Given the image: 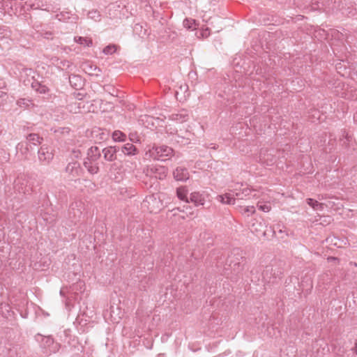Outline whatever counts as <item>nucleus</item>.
Segmentation results:
<instances>
[{
  "instance_id": "4be33fe9",
  "label": "nucleus",
  "mask_w": 357,
  "mask_h": 357,
  "mask_svg": "<svg viewBox=\"0 0 357 357\" xmlns=\"http://www.w3.org/2000/svg\"><path fill=\"white\" fill-rule=\"evenodd\" d=\"M120 149L124 155H135L137 153V148L130 143H127L123 146L120 147Z\"/></svg>"
},
{
  "instance_id": "58836bf2",
  "label": "nucleus",
  "mask_w": 357,
  "mask_h": 357,
  "mask_svg": "<svg viewBox=\"0 0 357 357\" xmlns=\"http://www.w3.org/2000/svg\"><path fill=\"white\" fill-rule=\"evenodd\" d=\"M41 35L44 38L50 39L52 38V33L51 31H45L42 33Z\"/></svg>"
},
{
  "instance_id": "e433bc0d",
  "label": "nucleus",
  "mask_w": 357,
  "mask_h": 357,
  "mask_svg": "<svg viewBox=\"0 0 357 357\" xmlns=\"http://www.w3.org/2000/svg\"><path fill=\"white\" fill-rule=\"evenodd\" d=\"M104 90L105 91L109 92L113 96H117L116 94H114L115 90L111 86L107 85V86H104Z\"/></svg>"
},
{
  "instance_id": "864d4df0",
  "label": "nucleus",
  "mask_w": 357,
  "mask_h": 357,
  "mask_svg": "<svg viewBox=\"0 0 357 357\" xmlns=\"http://www.w3.org/2000/svg\"><path fill=\"white\" fill-rule=\"evenodd\" d=\"M331 259H333V260H335V259H336V258H335V257H331Z\"/></svg>"
},
{
  "instance_id": "ea45409f",
  "label": "nucleus",
  "mask_w": 357,
  "mask_h": 357,
  "mask_svg": "<svg viewBox=\"0 0 357 357\" xmlns=\"http://www.w3.org/2000/svg\"><path fill=\"white\" fill-rule=\"evenodd\" d=\"M137 137L136 133H130L129 139L130 141H132V142H138L139 139H137Z\"/></svg>"
},
{
  "instance_id": "f3484780",
  "label": "nucleus",
  "mask_w": 357,
  "mask_h": 357,
  "mask_svg": "<svg viewBox=\"0 0 357 357\" xmlns=\"http://www.w3.org/2000/svg\"><path fill=\"white\" fill-rule=\"evenodd\" d=\"M101 156V152L98 146H91L87 151L86 159L91 161L98 162Z\"/></svg>"
},
{
  "instance_id": "f03ea898",
  "label": "nucleus",
  "mask_w": 357,
  "mask_h": 357,
  "mask_svg": "<svg viewBox=\"0 0 357 357\" xmlns=\"http://www.w3.org/2000/svg\"><path fill=\"white\" fill-rule=\"evenodd\" d=\"M142 207L150 213H157L162 208V202L158 194H153L145 197L142 203Z\"/></svg>"
},
{
  "instance_id": "b1692460",
  "label": "nucleus",
  "mask_w": 357,
  "mask_h": 357,
  "mask_svg": "<svg viewBox=\"0 0 357 357\" xmlns=\"http://www.w3.org/2000/svg\"><path fill=\"white\" fill-rule=\"evenodd\" d=\"M273 231L275 236L280 238H283L288 236V231L286 228L284 227L281 228L280 225L273 226Z\"/></svg>"
},
{
  "instance_id": "6ab92c4d",
  "label": "nucleus",
  "mask_w": 357,
  "mask_h": 357,
  "mask_svg": "<svg viewBox=\"0 0 357 357\" xmlns=\"http://www.w3.org/2000/svg\"><path fill=\"white\" fill-rule=\"evenodd\" d=\"M42 141L43 138L40 137L38 134L31 133L26 136V140L24 142L31 144L32 147H33L40 144Z\"/></svg>"
},
{
  "instance_id": "4c0bfd02",
  "label": "nucleus",
  "mask_w": 357,
  "mask_h": 357,
  "mask_svg": "<svg viewBox=\"0 0 357 357\" xmlns=\"http://www.w3.org/2000/svg\"><path fill=\"white\" fill-rule=\"evenodd\" d=\"M243 213H250L251 214H253L255 213V208L253 206H247L243 209Z\"/></svg>"
},
{
  "instance_id": "9b49d317",
  "label": "nucleus",
  "mask_w": 357,
  "mask_h": 357,
  "mask_svg": "<svg viewBox=\"0 0 357 357\" xmlns=\"http://www.w3.org/2000/svg\"><path fill=\"white\" fill-rule=\"evenodd\" d=\"M82 171V169L80 165L77 161L69 162L66 167V173H68L72 178L79 176Z\"/></svg>"
},
{
  "instance_id": "7c9ffc66",
  "label": "nucleus",
  "mask_w": 357,
  "mask_h": 357,
  "mask_svg": "<svg viewBox=\"0 0 357 357\" xmlns=\"http://www.w3.org/2000/svg\"><path fill=\"white\" fill-rule=\"evenodd\" d=\"M88 17L93 20L96 22H99L100 20V14L97 10H92L88 12Z\"/></svg>"
},
{
  "instance_id": "c9c22d12",
  "label": "nucleus",
  "mask_w": 357,
  "mask_h": 357,
  "mask_svg": "<svg viewBox=\"0 0 357 357\" xmlns=\"http://www.w3.org/2000/svg\"><path fill=\"white\" fill-rule=\"evenodd\" d=\"M257 207L259 210L264 212H268L271 208V205L268 204H258Z\"/></svg>"
},
{
  "instance_id": "c756f323",
  "label": "nucleus",
  "mask_w": 357,
  "mask_h": 357,
  "mask_svg": "<svg viewBox=\"0 0 357 357\" xmlns=\"http://www.w3.org/2000/svg\"><path fill=\"white\" fill-rule=\"evenodd\" d=\"M307 203L308 205H310L311 207H312L314 210H322L323 209V204L319 203L318 201L312 199L308 198L307 199Z\"/></svg>"
},
{
  "instance_id": "c85d7f7f",
  "label": "nucleus",
  "mask_w": 357,
  "mask_h": 357,
  "mask_svg": "<svg viewBox=\"0 0 357 357\" xmlns=\"http://www.w3.org/2000/svg\"><path fill=\"white\" fill-rule=\"evenodd\" d=\"M112 139L115 142H125L126 140V135L120 130H115L112 133Z\"/></svg>"
},
{
  "instance_id": "a19ab883",
  "label": "nucleus",
  "mask_w": 357,
  "mask_h": 357,
  "mask_svg": "<svg viewBox=\"0 0 357 357\" xmlns=\"http://www.w3.org/2000/svg\"><path fill=\"white\" fill-rule=\"evenodd\" d=\"M177 137L178 138L177 139L178 142H182V143H184V144H188V139H185L184 137H181L179 135H177Z\"/></svg>"
},
{
  "instance_id": "9d476101",
  "label": "nucleus",
  "mask_w": 357,
  "mask_h": 357,
  "mask_svg": "<svg viewBox=\"0 0 357 357\" xmlns=\"http://www.w3.org/2000/svg\"><path fill=\"white\" fill-rule=\"evenodd\" d=\"M120 150L118 146H110L102 149V153L105 160L112 162L116 160V153Z\"/></svg>"
},
{
  "instance_id": "423d86ee",
  "label": "nucleus",
  "mask_w": 357,
  "mask_h": 357,
  "mask_svg": "<svg viewBox=\"0 0 357 357\" xmlns=\"http://www.w3.org/2000/svg\"><path fill=\"white\" fill-rule=\"evenodd\" d=\"M273 152V150L261 149L259 157V162L267 166L273 165L276 161Z\"/></svg>"
},
{
  "instance_id": "dca6fc26",
  "label": "nucleus",
  "mask_w": 357,
  "mask_h": 357,
  "mask_svg": "<svg viewBox=\"0 0 357 357\" xmlns=\"http://www.w3.org/2000/svg\"><path fill=\"white\" fill-rule=\"evenodd\" d=\"M254 192H255V190H252V189L246 187V188H243L241 190H237L236 189V191L234 193V195L238 199H249L251 197H255L256 196V195L255 194L252 195V193Z\"/></svg>"
},
{
  "instance_id": "de8ad7c7",
  "label": "nucleus",
  "mask_w": 357,
  "mask_h": 357,
  "mask_svg": "<svg viewBox=\"0 0 357 357\" xmlns=\"http://www.w3.org/2000/svg\"><path fill=\"white\" fill-rule=\"evenodd\" d=\"M26 72H29V74H31V73H33V70L31 69H26Z\"/></svg>"
},
{
  "instance_id": "0eeeda50",
  "label": "nucleus",
  "mask_w": 357,
  "mask_h": 357,
  "mask_svg": "<svg viewBox=\"0 0 357 357\" xmlns=\"http://www.w3.org/2000/svg\"><path fill=\"white\" fill-rule=\"evenodd\" d=\"M24 84L26 86L30 85L35 91L40 94H45L49 92V88L41 82L35 79L33 77L24 80Z\"/></svg>"
},
{
  "instance_id": "3c124183",
  "label": "nucleus",
  "mask_w": 357,
  "mask_h": 357,
  "mask_svg": "<svg viewBox=\"0 0 357 357\" xmlns=\"http://www.w3.org/2000/svg\"><path fill=\"white\" fill-rule=\"evenodd\" d=\"M183 87H184L185 90H186L188 89V86L187 85H184Z\"/></svg>"
},
{
  "instance_id": "a878e982",
  "label": "nucleus",
  "mask_w": 357,
  "mask_h": 357,
  "mask_svg": "<svg viewBox=\"0 0 357 357\" xmlns=\"http://www.w3.org/2000/svg\"><path fill=\"white\" fill-rule=\"evenodd\" d=\"M217 199L223 203L227 204H235V198H234L231 194L226 193L225 195H218Z\"/></svg>"
},
{
  "instance_id": "c03bdc74",
  "label": "nucleus",
  "mask_w": 357,
  "mask_h": 357,
  "mask_svg": "<svg viewBox=\"0 0 357 357\" xmlns=\"http://www.w3.org/2000/svg\"><path fill=\"white\" fill-rule=\"evenodd\" d=\"M53 342V340L50 337H48L47 340V343H52Z\"/></svg>"
},
{
  "instance_id": "cd10ccee",
  "label": "nucleus",
  "mask_w": 357,
  "mask_h": 357,
  "mask_svg": "<svg viewBox=\"0 0 357 357\" xmlns=\"http://www.w3.org/2000/svg\"><path fill=\"white\" fill-rule=\"evenodd\" d=\"M84 70L89 75H95L96 76H98L99 75V73L101 72V70L100 69V68L97 67L96 66H92V65H86L84 68Z\"/></svg>"
},
{
  "instance_id": "393cba45",
  "label": "nucleus",
  "mask_w": 357,
  "mask_h": 357,
  "mask_svg": "<svg viewBox=\"0 0 357 357\" xmlns=\"http://www.w3.org/2000/svg\"><path fill=\"white\" fill-rule=\"evenodd\" d=\"M176 195L178 198L186 203H190L189 199L188 198V190L186 187H180L176 189Z\"/></svg>"
},
{
  "instance_id": "79ce46f5",
  "label": "nucleus",
  "mask_w": 357,
  "mask_h": 357,
  "mask_svg": "<svg viewBox=\"0 0 357 357\" xmlns=\"http://www.w3.org/2000/svg\"><path fill=\"white\" fill-rule=\"evenodd\" d=\"M69 132V129L68 128H59L58 130H55L56 132Z\"/></svg>"
},
{
  "instance_id": "37998d69",
  "label": "nucleus",
  "mask_w": 357,
  "mask_h": 357,
  "mask_svg": "<svg viewBox=\"0 0 357 357\" xmlns=\"http://www.w3.org/2000/svg\"><path fill=\"white\" fill-rule=\"evenodd\" d=\"M352 351L354 354H355L357 356V340H356L354 347L352 348Z\"/></svg>"
},
{
  "instance_id": "412c9836",
  "label": "nucleus",
  "mask_w": 357,
  "mask_h": 357,
  "mask_svg": "<svg viewBox=\"0 0 357 357\" xmlns=\"http://www.w3.org/2000/svg\"><path fill=\"white\" fill-rule=\"evenodd\" d=\"M69 82L70 85L76 89H81L83 86V80L79 75H72L69 77Z\"/></svg>"
},
{
  "instance_id": "bb28decb",
  "label": "nucleus",
  "mask_w": 357,
  "mask_h": 357,
  "mask_svg": "<svg viewBox=\"0 0 357 357\" xmlns=\"http://www.w3.org/2000/svg\"><path fill=\"white\" fill-rule=\"evenodd\" d=\"M74 40L77 43L80 44L84 47H91L93 44L91 39L84 38L82 36H75L74 38Z\"/></svg>"
},
{
  "instance_id": "09e8293b",
  "label": "nucleus",
  "mask_w": 357,
  "mask_h": 357,
  "mask_svg": "<svg viewBox=\"0 0 357 357\" xmlns=\"http://www.w3.org/2000/svg\"><path fill=\"white\" fill-rule=\"evenodd\" d=\"M138 26H139V24H137L135 25V29H137ZM140 28H142V26H140Z\"/></svg>"
},
{
  "instance_id": "7ed1b4c3",
  "label": "nucleus",
  "mask_w": 357,
  "mask_h": 357,
  "mask_svg": "<svg viewBox=\"0 0 357 357\" xmlns=\"http://www.w3.org/2000/svg\"><path fill=\"white\" fill-rule=\"evenodd\" d=\"M173 149L167 146L162 145L153 147L150 151V155L154 160L165 161L173 155Z\"/></svg>"
},
{
  "instance_id": "1a4fd4ad",
  "label": "nucleus",
  "mask_w": 357,
  "mask_h": 357,
  "mask_svg": "<svg viewBox=\"0 0 357 357\" xmlns=\"http://www.w3.org/2000/svg\"><path fill=\"white\" fill-rule=\"evenodd\" d=\"M38 154L39 161L44 165L49 164L53 159L54 156L52 151L45 146H42L40 147L38 151Z\"/></svg>"
},
{
  "instance_id": "2f4dec72",
  "label": "nucleus",
  "mask_w": 357,
  "mask_h": 357,
  "mask_svg": "<svg viewBox=\"0 0 357 357\" xmlns=\"http://www.w3.org/2000/svg\"><path fill=\"white\" fill-rule=\"evenodd\" d=\"M342 137H340V142L342 146L347 147L348 142H349V137L345 130L342 131Z\"/></svg>"
},
{
  "instance_id": "603ef678",
  "label": "nucleus",
  "mask_w": 357,
  "mask_h": 357,
  "mask_svg": "<svg viewBox=\"0 0 357 357\" xmlns=\"http://www.w3.org/2000/svg\"><path fill=\"white\" fill-rule=\"evenodd\" d=\"M255 225V223H252V226H251V227H252V229L254 228Z\"/></svg>"
},
{
  "instance_id": "f704fd0d",
  "label": "nucleus",
  "mask_w": 357,
  "mask_h": 357,
  "mask_svg": "<svg viewBox=\"0 0 357 357\" xmlns=\"http://www.w3.org/2000/svg\"><path fill=\"white\" fill-rule=\"evenodd\" d=\"M29 103H30V100H26L25 98H20L17 101V105L21 107H26L29 105Z\"/></svg>"
},
{
  "instance_id": "72a5a7b5",
  "label": "nucleus",
  "mask_w": 357,
  "mask_h": 357,
  "mask_svg": "<svg viewBox=\"0 0 357 357\" xmlns=\"http://www.w3.org/2000/svg\"><path fill=\"white\" fill-rule=\"evenodd\" d=\"M183 26L187 29H191L195 24V20L192 19H185L183 20Z\"/></svg>"
},
{
  "instance_id": "f8f14e48",
  "label": "nucleus",
  "mask_w": 357,
  "mask_h": 357,
  "mask_svg": "<svg viewBox=\"0 0 357 357\" xmlns=\"http://www.w3.org/2000/svg\"><path fill=\"white\" fill-rule=\"evenodd\" d=\"M56 18L63 22H70L76 24L79 17L76 14H73L70 12L63 11L56 15Z\"/></svg>"
},
{
  "instance_id": "20e7f679",
  "label": "nucleus",
  "mask_w": 357,
  "mask_h": 357,
  "mask_svg": "<svg viewBox=\"0 0 357 357\" xmlns=\"http://www.w3.org/2000/svg\"><path fill=\"white\" fill-rule=\"evenodd\" d=\"M144 172L146 176L155 178L156 179L162 180L166 178L167 174V168L161 165H150L147 166Z\"/></svg>"
},
{
  "instance_id": "473e14b6",
  "label": "nucleus",
  "mask_w": 357,
  "mask_h": 357,
  "mask_svg": "<svg viewBox=\"0 0 357 357\" xmlns=\"http://www.w3.org/2000/svg\"><path fill=\"white\" fill-rule=\"evenodd\" d=\"M115 51L116 46L114 45H109L103 49L102 52L106 55H109L114 53Z\"/></svg>"
},
{
  "instance_id": "a18cd8bd",
  "label": "nucleus",
  "mask_w": 357,
  "mask_h": 357,
  "mask_svg": "<svg viewBox=\"0 0 357 357\" xmlns=\"http://www.w3.org/2000/svg\"><path fill=\"white\" fill-rule=\"evenodd\" d=\"M5 87H6V84H5V82H3V83H2V84H0V88H1V89H3V88H5Z\"/></svg>"
},
{
  "instance_id": "4468645a",
  "label": "nucleus",
  "mask_w": 357,
  "mask_h": 357,
  "mask_svg": "<svg viewBox=\"0 0 357 357\" xmlns=\"http://www.w3.org/2000/svg\"><path fill=\"white\" fill-rule=\"evenodd\" d=\"M174 177L177 181H185L189 178V173L186 168L178 167L174 172Z\"/></svg>"
},
{
  "instance_id": "a211bd4d",
  "label": "nucleus",
  "mask_w": 357,
  "mask_h": 357,
  "mask_svg": "<svg viewBox=\"0 0 357 357\" xmlns=\"http://www.w3.org/2000/svg\"><path fill=\"white\" fill-rule=\"evenodd\" d=\"M170 119L177 123H181L188 121V114L186 111L182 110L178 113L172 114L170 116Z\"/></svg>"
},
{
  "instance_id": "6e6552de",
  "label": "nucleus",
  "mask_w": 357,
  "mask_h": 357,
  "mask_svg": "<svg viewBox=\"0 0 357 357\" xmlns=\"http://www.w3.org/2000/svg\"><path fill=\"white\" fill-rule=\"evenodd\" d=\"M33 150V147L31 144L24 141L18 143L16 146L17 153L20 154L24 159H29Z\"/></svg>"
},
{
  "instance_id": "39448f33",
  "label": "nucleus",
  "mask_w": 357,
  "mask_h": 357,
  "mask_svg": "<svg viewBox=\"0 0 357 357\" xmlns=\"http://www.w3.org/2000/svg\"><path fill=\"white\" fill-rule=\"evenodd\" d=\"M14 188L19 193L29 194L32 190V186L29 183L26 176L20 175L14 181Z\"/></svg>"
},
{
  "instance_id": "49530a36",
  "label": "nucleus",
  "mask_w": 357,
  "mask_h": 357,
  "mask_svg": "<svg viewBox=\"0 0 357 357\" xmlns=\"http://www.w3.org/2000/svg\"><path fill=\"white\" fill-rule=\"evenodd\" d=\"M3 151V153H4V154H5V155H8V154H7L4 151ZM5 159H6V160H8L9 159V157H8V156H6V157H5Z\"/></svg>"
},
{
  "instance_id": "2eb2a0df",
  "label": "nucleus",
  "mask_w": 357,
  "mask_h": 357,
  "mask_svg": "<svg viewBox=\"0 0 357 357\" xmlns=\"http://www.w3.org/2000/svg\"><path fill=\"white\" fill-rule=\"evenodd\" d=\"M84 167L86 169L87 172L93 175L99 172V166L98 162L91 161V160L85 158L83 162Z\"/></svg>"
},
{
  "instance_id": "8fccbe9b",
  "label": "nucleus",
  "mask_w": 357,
  "mask_h": 357,
  "mask_svg": "<svg viewBox=\"0 0 357 357\" xmlns=\"http://www.w3.org/2000/svg\"><path fill=\"white\" fill-rule=\"evenodd\" d=\"M80 104H81L80 102H78V103H77V108H78V109H79V108H80Z\"/></svg>"
},
{
  "instance_id": "ddd939ff",
  "label": "nucleus",
  "mask_w": 357,
  "mask_h": 357,
  "mask_svg": "<svg viewBox=\"0 0 357 357\" xmlns=\"http://www.w3.org/2000/svg\"><path fill=\"white\" fill-rule=\"evenodd\" d=\"M189 201L193 203L197 207L204 206L206 202V195L199 192H192L190 195Z\"/></svg>"
},
{
  "instance_id": "5701e85b",
  "label": "nucleus",
  "mask_w": 357,
  "mask_h": 357,
  "mask_svg": "<svg viewBox=\"0 0 357 357\" xmlns=\"http://www.w3.org/2000/svg\"><path fill=\"white\" fill-rule=\"evenodd\" d=\"M82 202H75L70 205V210L72 211L74 218H79L82 213Z\"/></svg>"
},
{
  "instance_id": "aec40b11",
  "label": "nucleus",
  "mask_w": 357,
  "mask_h": 357,
  "mask_svg": "<svg viewBox=\"0 0 357 357\" xmlns=\"http://www.w3.org/2000/svg\"><path fill=\"white\" fill-rule=\"evenodd\" d=\"M273 268L271 266H266L262 272L263 280L266 283H274L276 277H272Z\"/></svg>"
},
{
  "instance_id": "f257e3e1",
  "label": "nucleus",
  "mask_w": 357,
  "mask_h": 357,
  "mask_svg": "<svg viewBox=\"0 0 357 357\" xmlns=\"http://www.w3.org/2000/svg\"><path fill=\"white\" fill-rule=\"evenodd\" d=\"M243 251L240 248H234L227 257V264L237 274L243 270Z\"/></svg>"
}]
</instances>
